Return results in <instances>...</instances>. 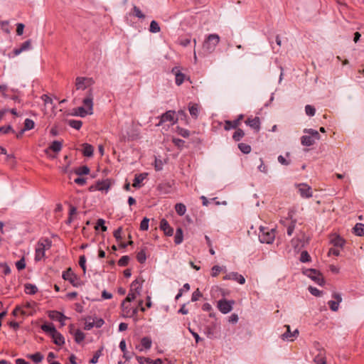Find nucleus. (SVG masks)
Returning <instances> with one entry per match:
<instances>
[{"label":"nucleus","mask_w":364,"mask_h":364,"mask_svg":"<svg viewBox=\"0 0 364 364\" xmlns=\"http://www.w3.org/2000/svg\"><path fill=\"white\" fill-rule=\"evenodd\" d=\"M83 106L78 107L73 109L74 114L76 116L85 117L87 115L92 114L93 113V94L92 90H89L88 95L82 100Z\"/></svg>","instance_id":"f257e3e1"},{"label":"nucleus","mask_w":364,"mask_h":364,"mask_svg":"<svg viewBox=\"0 0 364 364\" xmlns=\"http://www.w3.org/2000/svg\"><path fill=\"white\" fill-rule=\"evenodd\" d=\"M220 36L216 33L209 34L203 43V51L205 55L212 53L220 42Z\"/></svg>","instance_id":"f03ea898"},{"label":"nucleus","mask_w":364,"mask_h":364,"mask_svg":"<svg viewBox=\"0 0 364 364\" xmlns=\"http://www.w3.org/2000/svg\"><path fill=\"white\" fill-rule=\"evenodd\" d=\"M52 246V241L48 238H41L37 243L35 253V260L40 261L45 257V252Z\"/></svg>","instance_id":"7ed1b4c3"},{"label":"nucleus","mask_w":364,"mask_h":364,"mask_svg":"<svg viewBox=\"0 0 364 364\" xmlns=\"http://www.w3.org/2000/svg\"><path fill=\"white\" fill-rule=\"evenodd\" d=\"M304 132L309 135H304L301 138V143L302 145L306 146H310L315 144L316 141H318L321 138L318 131L313 129H304Z\"/></svg>","instance_id":"20e7f679"},{"label":"nucleus","mask_w":364,"mask_h":364,"mask_svg":"<svg viewBox=\"0 0 364 364\" xmlns=\"http://www.w3.org/2000/svg\"><path fill=\"white\" fill-rule=\"evenodd\" d=\"M275 238L274 228H269L260 226L259 232V240L262 243L271 244Z\"/></svg>","instance_id":"39448f33"},{"label":"nucleus","mask_w":364,"mask_h":364,"mask_svg":"<svg viewBox=\"0 0 364 364\" xmlns=\"http://www.w3.org/2000/svg\"><path fill=\"white\" fill-rule=\"evenodd\" d=\"M93 83L94 81L92 78L85 77H77L75 79V86L77 90H85L88 89L87 93V95L90 90L92 91L91 87L93 85Z\"/></svg>","instance_id":"423d86ee"},{"label":"nucleus","mask_w":364,"mask_h":364,"mask_svg":"<svg viewBox=\"0 0 364 364\" xmlns=\"http://www.w3.org/2000/svg\"><path fill=\"white\" fill-rule=\"evenodd\" d=\"M234 304L233 300L220 299L218 301V309L222 314H226L232 311Z\"/></svg>","instance_id":"0eeeda50"},{"label":"nucleus","mask_w":364,"mask_h":364,"mask_svg":"<svg viewBox=\"0 0 364 364\" xmlns=\"http://www.w3.org/2000/svg\"><path fill=\"white\" fill-rule=\"evenodd\" d=\"M105 321L102 318L97 317H88L85 319L84 328L87 331L92 329L93 327L100 328Z\"/></svg>","instance_id":"6e6552de"},{"label":"nucleus","mask_w":364,"mask_h":364,"mask_svg":"<svg viewBox=\"0 0 364 364\" xmlns=\"http://www.w3.org/2000/svg\"><path fill=\"white\" fill-rule=\"evenodd\" d=\"M177 121L178 118L176 117V112L173 110H168L160 117V121L157 126H161L163 123L166 122H170L171 124H174Z\"/></svg>","instance_id":"1a4fd4ad"},{"label":"nucleus","mask_w":364,"mask_h":364,"mask_svg":"<svg viewBox=\"0 0 364 364\" xmlns=\"http://www.w3.org/2000/svg\"><path fill=\"white\" fill-rule=\"evenodd\" d=\"M62 277L64 280L68 281L73 287H77L80 284L77 276L72 272L71 268L64 271Z\"/></svg>","instance_id":"9d476101"},{"label":"nucleus","mask_w":364,"mask_h":364,"mask_svg":"<svg viewBox=\"0 0 364 364\" xmlns=\"http://www.w3.org/2000/svg\"><path fill=\"white\" fill-rule=\"evenodd\" d=\"M305 274L320 286H322L324 284V280L321 274L316 269H306Z\"/></svg>","instance_id":"9b49d317"},{"label":"nucleus","mask_w":364,"mask_h":364,"mask_svg":"<svg viewBox=\"0 0 364 364\" xmlns=\"http://www.w3.org/2000/svg\"><path fill=\"white\" fill-rule=\"evenodd\" d=\"M332 298L333 300L328 301V304L331 311H337L339 309V304L342 301L341 294L334 292L332 294Z\"/></svg>","instance_id":"f8f14e48"},{"label":"nucleus","mask_w":364,"mask_h":364,"mask_svg":"<svg viewBox=\"0 0 364 364\" xmlns=\"http://www.w3.org/2000/svg\"><path fill=\"white\" fill-rule=\"evenodd\" d=\"M300 196L304 198L312 197L311 188L306 183H300L297 186Z\"/></svg>","instance_id":"ddd939ff"},{"label":"nucleus","mask_w":364,"mask_h":364,"mask_svg":"<svg viewBox=\"0 0 364 364\" xmlns=\"http://www.w3.org/2000/svg\"><path fill=\"white\" fill-rule=\"evenodd\" d=\"M224 280H234L240 284H243L245 282V277L242 275L238 274L237 272H232L226 274L223 277Z\"/></svg>","instance_id":"4468645a"},{"label":"nucleus","mask_w":364,"mask_h":364,"mask_svg":"<svg viewBox=\"0 0 364 364\" xmlns=\"http://www.w3.org/2000/svg\"><path fill=\"white\" fill-rule=\"evenodd\" d=\"M286 327L287 331L282 335V338L283 340L293 341L299 336V331L295 329L293 332H291L289 325L286 326Z\"/></svg>","instance_id":"2eb2a0df"},{"label":"nucleus","mask_w":364,"mask_h":364,"mask_svg":"<svg viewBox=\"0 0 364 364\" xmlns=\"http://www.w3.org/2000/svg\"><path fill=\"white\" fill-rule=\"evenodd\" d=\"M243 118V114H240L238 116V118L235 120L230 121V120H226L225 122V127L224 129L227 131L231 129H236L240 124V121Z\"/></svg>","instance_id":"dca6fc26"},{"label":"nucleus","mask_w":364,"mask_h":364,"mask_svg":"<svg viewBox=\"0 0 364 364\" xmlns=\"http://www.w3.org/2000/svg\"><path fill=\"white\" fill-rule=\"evenodd\" d=\"M31 40L26 41L25 42H23L22 43V45L21 46L20 48H15L14 50V51H13L14 55L13 56H11V55H9V57L11 58L14 56H17L19 54H21L22 52L29 50L31 48Z\"/></svg>","instance_id":"f3484780"},{"label":"nucleus","mask_w":364,"mask_h":364,"mask_svg":"<svg viewBox=\"0 0 364 364\" xmlns=\"http://www.w3.org/2000/svg\"><path fill=\"white\" fill-rule=\"evenodd\" d=\"M245 124L250 126L257 132L260 129V119L258 117H255L254 118H247V119L245 121Z\"/></svg>","instance_id":"a211bd4d"},{"label":"nucleus","mask_w":364,"mask_h":364,"mask_svg":"<svg viewBox=\"0 0 364 364\" xmlns=\"http://www.w3.org/2000/svg\"><path fill=\"white\" fill-rule=\"evenodd\" d=\"M144 280L142 278H136L131 284L130 289L134 291L138 295L141 294Z\"/></svg>","instance_id":"6ab92c4d"},{"label":"nucleus","mask_w":364,"mask_h":364,"mask_svg":"<svg viewBox=\"0 0 364 364\" xmlns=\"http://www.w3.org/2000/svg\"><path fill=\"white\" fill-rule=\"evenodd\" d=\"M152 341L149 337H143L141 339L140 346L136 347L139 351H142L144 349L149 350L151 348Z\"/></svg>","instance_id":"aec40b11"},{"label":"nucleus","mask_w":364,"mask_h":364,"mask_svg":"<svg viewBox=\"0 0 364 364\" xmlns=\"http://www.w3.org/2000/svg\"><path fill=\"white\" fill-rule=\"evenodd\" d=\"M157 190L161 194H168L172 191V186L169 182L159 183Z\"/></svg>","instance_id":"412c9836"},{"label":"nucleus","mask_w":364,"mask_h":364,"mask_svg":"<svg viewBox=\"0 0 364 364\" xmlns=\"http://www.w3.org/2000/svg\"><path fill=\"white\" fill-rule=\"evenodd\" d=\"M48 317L53 321H61V320H66L68 317L63 313L58 311H50L48 312Z\"/></svg>","instance_id":"4be33fe9"},{"label":"nucleus","mask_w":364,"mask_h":364,"mask_svg":"<svg viewBox=\"0 0 364 364\" xmlns=\"http://www.w3.org/2000/svg\"><path fill=\"white\" fill-rule=\"evenodd\" d=\"M160 228L168 236H171L173 234V229L169 225L168 223L165 219H163L161 221Z\"/></svg>","instance_id":"5701e85b"},{"label":"nucleus","mask_w":364,"mask_h":364,"mask_svg":"<svg viewBox=\"0 0 364 364\" xmlns=\"http://www.w3.org/2000/svg\"><path fill=\"white\" fill-rule=\"evenodd\" d=\"M188 110L191 117L194 119H197L199 114L200 107L196 103H189Z\"/></svg>","instance_id":"b1692460"},{"label":"nucleus","mask_w":364,"mask_h":364,"mask_svg":"<svg viewBox=\"0 0 364 364\" xmlns=\"http://www.w3.org/2000/svg\"><path fill=\"white\" fill-rule=\"evenodd\" d=\"M50 336L52 337L55 344L60 346L65 343L64 337L57 330Z\"/></svg>","instance_id":"393cba45"},{"label":"nucleus","mask_w":364,"mask_h":364,"mask_svg":"<svg viewBox=\"0 0 364 364\" xmlns=\"http://www.w3.org/2000/svg\"><path fill=\"white\" fill-rule=\"evenodd\" d=\"M172 73L175 74V81H176V84L177 85H181L183 81H184V78H185V75L184 74H183L182 73H181L177 68H173L172 69Z\"/></svg>","instance_id":"a878e982"},{"label":"nucleus","mask_w":364,"mask_h":364,"mask_svg":"<svg viewBox=\"0 0 364 364\" xmlns=\"http://www.w3.org/2000/svg\"><path fill=\"white\" fill-rule=\"evenodd\" d=\"M147 175L148 174L146 173L136 174L132 183L133 187L139 188L141 186V183H142V181L146 178Z\"/></svg>","instance_id":"bb28decb"},{"label":"nucleus","mask_w":364,"mask_h":364,"mask_svg":"<svg viewBox=\"0 0 364 364\" xmlns=\"http://www.w3.org/2000/svg\"><path fill=\"white\" fill-rule=\"evenodd\" d=\"M331 243L335 247H339L343 248L345 244V240L340 236L336 235L331 238Z\"/></svg>","instance_id":"cd10ccee"},{"label":"nucleus","mask_w":364,"mask_h":364,"mask_svg":"<svg viewBox=\"0 0 364 364\" xmlns=\"http://www.w3.org/2000/svg\"><path fill=\"white\" fill-rule=\"evenodd\" d=\"M82 154L85 156L90 157L93 155L94 148L89 144H83Z\"/></svg>","instance_id":"c85d7f7f"},{"label":"nucleus","mask_w":364,"mask_h":364,"mask_svg":"<svg viewBox=\"0 0 364 364\" xmlns=\"http://www.w3.org/2000/svg\"><path fill=\"white\" fill-rule=\"evenodd\" d=\"M183 230L181 228L176 229L175 237H174V242L176 245H179L183 242Z\"/></svg>","instance_id":"c756f323"},{"label":"nucleus","mask_w":364,"mask_h":364,"mask_svg":"<svg viewBox=\"0 0 364 364\" xmlns=\"http://www.w3.org/2000/svg\"><path fill=\"white\" fill-rule=\"evenodd\" d=\"M353 232L358 236H363L364 235V224L356 223V225L353 228Z\"/></svg>","instance_id":"7c9ffc66"},{"label":"nucleus","mask_w":364,"mask_h":364,"mask_svg":"<svg viewBox=\"0 0 364 364\" xmlns=\"http://www.w3.org/2000/svg\"><path fill=\"white\" fill-rule=\"evenodd\" d=\"M12 314L14 316L16 317L18 316V314H21L22 316H26L29 314L23 309L22 306H16V308L14 309Z\"/></svg>","instance_id":"2f4dec72"},{"label":"nucleus","mask_w":364,"mask_h":364,"mask_svg":"<svg viewBox=\"0 0 364 364\" xmlns=\"http://www.w3.org/2000/svg\"><path fill=\"white\" fill-rule=\"evenodd\" d=\"M41 329L46 332V333H48L50 334V336H51L54 332H55L56 329L55 328V326H53V324L52 323H49V324H43L41 326Z\"/></svg>","instance_id":"473e14b6"},{"label":"nucleus","mask_w":364,"mask_h":364,"mask_svg":"<svg viewBox=\"0 0 364 364\" xmlns=\"http://www.w3.org/2000/svg\"><path fill=\"white\" fill-rule=\"evenodd\" d=\"M175 210L178 215L183 216L186 212V207L184 204L179 203L176 204Z\"/></svg>","instance_id":"72a5a7b5"},{"label":"nucleus","mask_w":364,"mask_h":364,"mask_svg":"<svg viewBox=\"0 0 364 364\" xmlns=\"http://www.w3.org/2000/svg\"><path fill=\"white\" fill-rule=\"evenodd\" d=\"M38 291V288L32 284H26L25 285V292L28 294H35Z\"/></svg>","instance_id":"f704fd0d"},{"label":"nucleus","mask_w":364,"mask_h":364,"mask_svg":"<svg viewBox=\"0 0 364 364\" xmlns=\"http://www.w3.org/2000/svg\"><path fill=\"white\" fill-rule=\"evenodd\" d=\"M85 333L80 330L77 329L74 333L75 341L77 343H80L85 339Z\"/></svg>","instance_id":"c9c22d12"},{"label":"nucleus","mask_w":364,"mask_h":364,"mask_svg":"<svg viewBox=\"0 0 364 364\" xmlns=\"http://www.w3.org/2000/svg\"><path fill=\"white\" fill-rule=\"evenodd\" d=\"M49 149L50 150H52L53 151H54L55 153H58L62 149V143L60 141H54L50 145Z\"/></svg>","instance_id":"e433bc0d"},{"label":"nucleus","mask_w":364,"mask_h":364,"mask_svg":"<svg viewBox=\"0 0 364 364\" xmlns=\"http://www.w3.org/2000/svg\"><path fill=\"white\" fill-rule=\"evenodd\" d=\"M28 358H31L35 363H39L43 359V355L38 352L34 354H31L28 355Z\"/></svg>","instance_id":"4c0bfd02"},{"label":"nucleus","mask_w":364,"mask_h":364,"mask_svg":"<svg viewBox=\"0 0 364 364\" xmlns=\"http://www.w3.org/2000/svg\"><path fill=\"white\" fill-rule=\"evenodd\" d=\"M314 364H326V358L321 353H320L314 358Z\"/></svg>","instance_id":"58836bf2"},{"label":"nucleus","mask_w":364,"mask_h":364,"mask_svg":"<svg viewBox=\"0 0 364 364\" xmlns=\"http://www.w3.org/2000/svg\"><path fill=\"white\" fill-rule=\"evenodd\" d=\"M245 136V132L241 129H237L233 134L232 139L235 141H239Z\"/></svg>","instance_id":"ea45409f"},{"label":"nucleus","mask_w":364,"mask_h":364,"mask_svg":"<svg viewBox=\"0 0 364 364\" xmlns=\"http://www.w3.org/2000/svg\"><path fill=\"white\" fill-rule=\"evenodd\" d=\"M136 259L141 264H143V263L145 262V261L146 259V255L145 250L144 249L141 250L137 253V255H136Z\"/></svg>","instance_id":"a19ab883"},{"label":"nucleus","mask_w":364,"mask_h":364,"mask_svg":"<svg viewBox=\"0 0 364 364\" xmlns=\"http://www.w3.org/2000/svg\"><path fill=\"white\" fill-rule=\"evenodd\" d=\"M68 124L77 130H79L82 125V122L80 120L70 119L68 122Z\"/></svg>","instance_id":"79ce46f5"},{"label":"nucleus","mask_w":364,"mask_h":364,"mask_svg":"<svg viewBox=\"0 0 364 364\" xmlns=\"http://www.w3.org/2000/svg\"><path fill=\"white\" fill-rule=\"evenodd\" d=\"M122 311L124 314H125V316L130 317L131 312H132V307L129 304H127L125 301H123L122 304Z\"/></svg>","instance_id":"37998d69"},{"label":"nucleus","mask_w":364,"mask_h":364,"mask_svg":"<svg viewBox=\"0 0 364 364\" xmlns=\"http://www.w3.org/2000/svg\"><path fill=\"white\" fill-rule=\"evenodd\" d=\"M176 132L184 138H188L190 136V132L188 129L180 127H176Z\"/></svg>","instance_id":"c03bdc74"},{"label":"nucleus","mask_w":364,"mask_h":364,"mask_svg":"<svg viewBox=\"0 0 364 364\" xmlns=\"http://www.w3.org/2000/svg\"><path fill=\"white\" fill-rule=\"evenodd\" d=\"M239 149L243 154H249L251 151V146L249 144L245 143H240L238 144Z\"/></svg>","instance_id":"a18cd8bd"},{"label":"nucleus","mask_w":364,"mask_h":364,"mask_svg":"<svg viewBox=\"0 0 364 364\" xmlns=\"http://www.w3.org/2000/svg\"><path fill=\"white\" fill-rule=\"evenodd\" d=\"M89 173L90 168L87 166H80L75 171V173L79 176L87 175Z\"/></svg>","instance_id":"49530a36"},{"label":"nucleus","mask_w":364,"mask_h":364,"mask_svg":"<svg viewBox=\"0 0 364 364\" xmlns=\"http://www.w3.org/2000/svg\"><path fill=\"white\" fill-rule=\"evenodd\" d=\"M149 31L154 33L160 31V26L156 21H152L150 23Z\"/></svg>","instance_id":"de8ad7c7"},{"label":"nucleus","mask_w":364,"mask_h":364,"mask_svg":"<svg viewBox=\"0 0 364 364\" xmlns=\"http://www.w3.org/2000/svg\"><path fill=\"white\" fill-rule=\"evenodd\" d=\"M137 295L138 294L134 291L130 289L129 292L128 293V295L127 296V297L124 301H125V303H129V302L134 301L136 299Z\"/></svg>","instance_id":"09e8293b"},{"label":"nucleus","mask_w":364,"mask_h":364,"mask_svg":"<svg viewBox=\"0 0 364 364\" xmlns=\"http://www.w3.org/2000/svg\"><path fill=\"white\" fill-rule=\"evenodd\" d=\"M190 289V285L188 283L183 284V288L180 289L178 293L176 294L175 299L178 300L183 295V291H188Z\"/></svg>","instance_id":"8fccbe9b"},{"label":"nucleus","mask_w":364,"mask_h":364,"mask_svg":"<svg viewBox=\"0 0 364 364\" xmlns=\"http://www.w3.org/2000/svg\"><path fill=\"white\" fill-rule=\"evenodd\" d=\"M35 123L31 119H26L24 122V129L25 131L31 130L34 128Z\"/></svg>","instance_id":"3c124183"},{"label":"nucleus","mask_w":364,"mask_h":364,"mask_svg":"<svg viewBox=\"0 0 364 364\" xmlns=\"http://www.w3.org/2000/svg\"><path fill=\"white\" fill-rule=\"evenodd\" d=\"M10 132L15 133V131L11 125L3 126L0 127V134H7Z\"/></svg>","instance_id":"603ef678"},{"label":"nucleus","mask_w":364,"mask_h":364,"mask_svg":"<svg viewBox=\"0 0 364 364\" xmlns=\"http://www.w3.org/2000/svg\"><path fill=\"white\" fill-rule=\"evenodd\" d=\"M136 360L139 364H151L152 360L149 358H146L144 356H136Z\"/></svg>","instance_id":"864d4df0"},{"label":"nucleus","mask_w":364,"mask_h":364,"mask_svg":"<svg viewBox=\"0 0 364 364\" xmlns=\"http://www.w3.org/2000/svg\"><path fill=\"white\" fill-rule=\"evenodd\" d=\"M105 220L100 218L97 220V225L95 226V229L98 230V228L100 227L102 231L105 232L107 230V226L105 225Z\"/></svg>","instance_id":"5fc2aeb1"},{"label":"nucleus","mask_w":364,"mask_h":364,"mask_svg":"<svg viewBox=\"0 0 364 364\" xmlns=\"http://www.w3.org/2000/svg\"><path fill=\"white\" fill-rule=\"evenodd\" d=\"M305 112L308 116L312 117L316 113V109L313 106L307 105L305 107Z\"/></svg>","instance_id":"6e6d98bb"},{"label":"nucleus","mask_w":364,"mask_h":364,"mask_svg":"<svg viewBox=\"0 0 364 364\" xmlns=\"http://www.w3.org/2000/svg\"><path fill=\"white\" fill-rule=\"evenodd\" d=\"M311 259V257L307 251H303L301 253L300 261L301 262H307Z\"/></svg>","instance_id":"4d7b16f0"},{"label":"nucleus","mask_w":364,"mask_h":364,"mask_svg":"<svg viewBox=\"0 0 364 364\" xmlns=\"http://www.w3.org/2000/svg\"><path fill=\"white\" fill-rule=\"evenodd\" d=\"M129 256H122L118 261V264L119 266L120 267H125L129 263Z\"/></svg>","instance_id":"13d9d810"},{"label":"nucleus","mask_w":364,"mask_h":364,"mask_svg":"<svg viewBox=\"0 0 364 364\" xmlns=\"http://www.w3.org/2000/svg\"><path fill=\"white\" fill-rule=\"evenodd\" d=\"M295 226H296L295 221H291L290 223V224L287 226V233L289 236H291V235L293 234L294 229H295Z\"/></svg>","instance_id":"bf43d9fd"},{"label":"nucleus","mask_w":364,"mask_h":364,"mask_svg":"<svg viewBox=\"0 0 364 364\" xmlns=\"http://www.w3.org/2000/svg\"><path fill=\"white\" fill-rule=\"evenodd\" d=\"M308 289L309 292L314 296H320L322 294V292L316 287L310 286L309 287Z\"/></svg>","instance_id":"052dcab7"},{"label":"nucleus","mask_w":364,"mask_h":364,"mask_svg":"<svg viewBox=\"0 0 364 364\" xmlns=\"http://www.w3.org/2000/svg\"><path fill=\"white\" fill-rule=\"evenodd\" d=\"M16 267L18 270H22L26 267V262L23 257L16 262Z\"/></svg>","instance_id":"680f3d73"},{"label":"nucleus","mask_w":364,"mask_h":364,"mask_svg":"<svg viewBox=\"0 0 364 364\" xmlns=\"http://www.w3.org/2000/svg\"><path fill=\"white\" fill-rule=\"evenodd\" d=\"M149 220L146 218H144L140 223V229L141 230H147L149 228Z\"/></svg>","instance_id":"e2e57ef3"},{"label":"nucleus","mask_w":364,"mask_h":364,"mask_svg":"<svg viewBox=\"0 0 364 364\" xmlns=\"http://www.w3.org/2000/svg\"><path fill=\"white\" fill-rule=\"evenodd\" d=\"M85 263H86V258H85V255H81L80 257V259H79V265L82 269L84 273H85V272H86Z\"/></svg>","instance_id":"0e129e2a"},{"label":"nucleus","mask_w":364,"mask_h":364,"mask_svg":"<svg viewBox=\"0 0 364 364\" xmlns=\"http://www.w3.org/2000/svg\"><path fill=\"white\" fill-rule=\"evenodd\" d=\"M202 296V294L199 291L198 289H197L192 294L191 296V301H196L199 299L200 297Z\"/></svg>","instance_id":"69168bd1"},{"label":"nucleus","mask_w":364,"mask_h":364,"mask_svg":"<svg viewBox=\"0 0 364 364\" xmlns=\"http://www.w3.org/2000/svg\"><path fill=\"white\" fill-rule=\"evenodd\" d=\"M133 10L134 14L139 18H144L145 17L141 11L137 6H134Z\"/></svg>","instance_id":"338daca9"},{"label":"nucleus","mask_w":364,"mask_h":364,"mask_svg":"<svg viewBox=\"0 0 364 364\" xmlns=\"http://www.w3.org/2000/svg\"><path fill=\"white\" fill-rule=\"evenodd\" d=\"M172 141L174 145L178 146V148H182L185 143L183 140L177 138H173Z\"/></svg>","instance_id":"774afa93"}]
</instances>
